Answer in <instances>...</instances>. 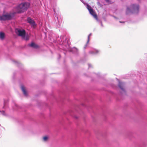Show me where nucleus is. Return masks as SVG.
Returning a JSON list of instances; mask_svg holds the SVG:
<instances>
[{
  "label": "nucleus",
  "instance_id": "obj_1",
  "mask_svg": "<svg viewBox=\"0 0 147 147\" xmlns=\"http://www.w3.org/2000/svg\"><path fill=\"white\" fill-rule=\"evenodd\" d=\"M30 4L28 2L21 3L16 7V12L20 13L24 12L29 7Z\"/></svg>",
  "mask_w": 147,
  "mask_h": 147
},
{
  "label": "nucleus",
  "instance_id": "obj_2",
  "mask_svg": "<svg viewBox=\"0 0 147 147\" xmlns=\"http://www.w3.org/2000/svg\"><path fill=\"white\" fill-rule=\"evenodd\" d=\"M16 13L13 12L8 14H3L0 16V20H11L15 16Z\"/></svg>",
  "mask_w": 147,
  "mask_h": 147
},
{
  "label": "nucleus",
  "instance_id": "obj_3",
  "mask_svg": "<svg viewBox=\"0 0 147 147\" xmlns=\"http://www.w3.org/2000/svg\"><path fill=\"white\" fill-rule=\"evenodd\" d=\"M16 33L18 36H21L24 38H25L26 32L24 30L18 29L17 30H16Z\"/></svg>",
  "mask_w": 147,
  "mask_h": 147
},
{
  "label": "nucleus",
  "instance_id": "obj_4",
  "mask_svg": "<svg viewBox=\"0 0 147 147\" xmlns=\"http://www.w3.org/2000/svg\"><path fill=\"white\" fill-rule=\"evenodd\" d=\"M131 7L133 13H137L139 11V6L138 5H131Z\"/></svg>",
  "mask_w": 147,
  "mask_h": 147
},
{
  "label": "nucleus",
  "instance_id": "obj_5",
  "mask_svg": "<svg viewBox=\"0 0 147 147\" xmlns=\"http://www.w3.org/2000/svg\"><path fill=\"white\" fill-rule=\"evenodd\" d=\"M90 14L91 15L96 19L97 20L98 19L97 14L95 11L93 9L89 11Z\"/></svg>",
  "mask_w": 147,
  "mask_h": 147
},
{
  "label": "nucleus",
  "instance_id": "obj_6",
  "mask_svg": "<svg viewBox=\"0 0 147 147\" xmlns=\"http://www.w3.org/2000/svg\"><path fill=\"white\" fill-rule=\"evenodd\" d=\"M28 22L32 26H34L35 25V23L34 21L30 18H28L27 19Z\"/></svg>",
  "mask_w": 147,
  "mask_h": 147
},
{
  "label": "nucleus",
  "instance_id": "obj_7",
  "mask_svg": "<svg viewBox=\"0 0 147 147\" xmlns=\"http://www.w3.org/2000/svg\"><path fill=\"white\" fill-rule=\"evenodd\" d=\"M21 88L24 95L26 96H27L28 94L27 93V92L25 89L23 85H22L21 86Z\"/></svg>",
  "mask_w": 147,
  "mask_h": 147
},
{
  "label": "nucleus",
  "instance_id": "obj_8",
  "mask_svg": "<svg viewBox=\"0 0 147 147\" xmlns=\"http://www.w3.org/2000/svg\"><path fill=\"white\" fill-rule=\"evenodd\" d=\"M28 46L34 48H37V45L36 44L33 42H32L31 44H28Z\"/></svg>",
  "mask_w": 147,
  "mask_h": 147
},
{
  "label": "nucleus",
  "instance_id": "obj_9",
  "mask_svg": "<svg viewBox=\"0 0 147 147\" xmlns=\"http://www.w3.org/2000/svg\"><path fill=\"white\" fill-rule=\"evenodd\" d=\"M119 86L123 91L124 92L125 90L123 88V84L119 82Z\"/></svg>",
  "mask_w": 147,
  "mask_h": 147
},
{
  "label": "nucleus",
  "instance_id": "obj_10",
  "mask_svg": "<svg viewBox=\"0 0 147 147\" xmlns=\"http://www.w3.org/2000/svg\"><path fill=\"white\" fill-rule=\"evenodd\" d=\"M5 37V34L3 32H1L0 33V38L3 40L4 38Z\"/></svg>",
  "mask_w": 147,
  "mask_h": 147
},
{
  "label": "nucleus",
  "instance_id": "obj_11",
  "mask_svg": "<svg viewBox=\"0 0 147 147\" xmlns=\"http://www.w3.org/2000/svg\"><path fill=\"white\" fill-rule=\"evenodd\" d=\"M86 6H87V8L88 9V10L89 11L93 9H92V8L91 7L90 5H89L88 4H87Z\"/></svg>",
  "mask_w": 147,
  "mask_h": 147
},
{
  "label": "nucleus",
  "instance_id": "obj_12",
  "mask_svg": "<svg viewBox=\"0 0 147 147\" xmlns=\"http://www.w3.org/2000/svg\"><path fill=\"white\" fill-rule=\"evenodd\" d=\"M13 62L18 66H19L20 65V64L17 61L15 60H13Z\"/></svg>",
  "mask_w": 147,
  "mask_h": 147
},
{
  "label": "nucleus",
  "instance_id": "obj_13",
  "mask_svg": "<svg viewBox=\"0 0 147 147\" xmlns=\"http://www.w3.org/2000/svg\"><path fill=\"white\" fill-rule=\"evenodd\" d=\"M48 139V137L47 136H45L43 137V140L44 141H47Z\"/></svg>",
  "mask_w": 147,
  "mask_h": 147
},
{
  "label": "nucleus",
  "instance_id": "obj_14",
  "mask_svg": "<svg viewBox=\"0 0 147 147\" xmlns=\"http://www.w3.org/2000/svg\"><path fill=\"white\" fill-rule=\"evenodd\" d=\"M0 112H1V113L3 115H4V116L6 115L5 112V111H0Z\"/></svg>",
  "mask_w": 147,
  "mask_h": 147
},
{
  "label": "nucleus",
  "instance_id": "obj_15",
  "mask_svg": "<svg viewBox=\"0 0 147 147\" xmlns=\"http://www.w3.org/2000/svg\"><path fill=\"white\" fill-rule=\"evenodd\" d=\"M90 35H91L90 34L88 36V41H87V43H88V42L89 41V40H90Z\"/></svg>",
  "mask_w": 147,
  "mask_h": 147
},
{
  "label": "nucleus",
  "instance_id": "obj_16",
  "mask_svg": "<svg viewBox=\"0 0 147 147\" xmlns=\"http://www.w3.org/2000/svg\"><path fill=\"white\" fill-rule=\"evenodd\" d=\"M26 40H27L28 39V37L27 36H26Z\"/></svg>",
  "mask_w": 147,
  "mask_h": 147
},
{
  "label": "nucleus",
  "instance_id": "obj_17",
  "mask_svg": "<svg viewBox=\"0 0 147 147\" xmlns=\"http://www.w3.org/2000/svg\"><path fill=\"white\" fill-rule=\"evenodd\" d=\"M130 9L129 7H127V11H129L130 10Z\"/></svg>",
  "mask_w": 147,
  "mask_h": 147
},
{
  "label": "nucleus",
  "instance_id": "obj_18",
  "mask_svg": "<svg viewBox=\"0 0 147 147\" xmlns=\"http://www.w3.org/2000/svg\"><path fill=\"white\" fill-rule=\"evenodd\" d=\"M98 52H99L98 51H97V53H98Z\"/></svg>",
  "mask_w": 147,
  "mask_h": 147
}]
</instances>
